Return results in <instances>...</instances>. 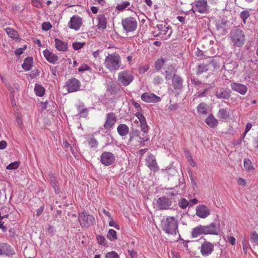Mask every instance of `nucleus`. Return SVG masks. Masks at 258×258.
<instances>
[{"label":"nucleus","mask_w":258,"mask_h":258,"mask_svg":"<svg viewBox=\"0 0 258 258\" xmlns=\"http://www.w3.org/2000/svg\"><path fill=\"white\" fill-rule=\"evenodd\" d=\"M161 227L162 229L167 234L176 235L178 233V221L174 217H164L161 221Z\"/></svg>","instance_id":"f257e3e1"},{"label":"nucleus","mask_w":258,"mask_h":258,"mask_svg":"<svg viewBox=\"0 0 258 258\" xmlns=\"http://www.w3.org/2000/svg\"><path fill=\"white\" fill-rule=\"evenodd\" d=\"M121 66L120 55L117 53L109 54L104 60V66L109 71L112 72L117 71Z\"/></svg>","instance_id":"f03ea898"},{"label":"nucleus","mask_w":258,"mask_h":258,"mask_svg":"<svg viewBox=\"0 0 258 258\" xmlns=\"http://www.w3.org/2000/svg\"><path fill=\"white\" fill-rule=\"evenodd\" d=\"M230 39L233 46L237 47H242L245 41L244 31L239 28L232 30L230 32Z\"/></svg>","instance_id":"7ed1b4c3"},{"label":"nucleus","mask_w":258,"mask_h":258,"mask_svg":"<svg viewBox=\"0 0 258 258\" xmlns=\"http://www.w3.org/2000/svg\"><path fill=\"white\" fill-rule=\"evenodd\" d=\"M157 31L153 32L154 36L159 37L162 40H166L169 39L172 33L171 27L167 23L158 24L156 27Z\"/></svg>","instance_id":"20e7f679"},{"label":"nucleus","mask_w":258,"mask_h":258,"mask_svg":"<svg viewBox=\"0 0 258 258\" xmlns=\"http://www.w3.org/2000/svg\"><path fill=\"white\" fill-rule=\"evenodd\" d=\"M134 79L133 73L129 70H123L118 74L117 82L122 86H127L131 84Z\"/></svg>","instance_id":"39448f33"},{"label":"nucleus","mask_w":258,"mask_h":258,"mask_svg":"<svg viewBox=\"0 0 258 258\" xmlns=\"http://www.w3.org/2000/svg\"><path fill=\"white\" fill-rule=\"evenodd\" d=\"M121 25L123 30L126 32H132L137 28L138 22L135 18L128 17L121 20Z\"/></svg>","instance_id":"423d86ee"},{"label":"nucleus","mask_w":258,"mask_h":258,"mask_svg":"<svg viewBox=\"0 0 258 258\" xmlns=\"http://www.w3.org/2000/svg\"><path fill=\"white\" fill-rule=\"evenodd\" d=\"M78 221L82 227L88 228L93 224L95 221L94 217L89 215L85 211H83L78 215Z\"/></svg>","instance_id":"0eeeda50"},{"label":"nucleus","mask_w":258,"mask_h":258,"mask_svg":"<svg viewBox=\"0 0 258 258\" xmlns=\"http://www.w3.org/2000/svg\"><path fill=\"white\" fill-rule=\"evenodd\" d=\"M80 82L76 78L69 79L66 82V88L69 93H73L80 90Z\"/></svg>","instance_id":"6e6552de"},{"label":"nucleus","mask_w":258,"mask_h":258,"mask_svg":"<svg viewBox=\"0 0 258 258\" xmlns=\"http://www.w3.org/2000/svg\"><path fill=\"white\" fill-rule=\"evenodd\" d=\"M114 161L115 156L110 152L104 151L100 156V162L105 166L112 165Z\"/></svg>","instance_id":"1a4fd4ad"},{"label":"nucleus","mask_w":258,"mask_h":258,"mask_svg":"<svg viewBox=\"0 0 258 258\" xmlns=\"http://www.w3.org/2000/svg\"><path fill=\"white\" fill-rule=\"evenodd\" d=\"M171 205V200L164 196L158 199L156 203V205L159 210L168 209Z\"/></svg>","instance_id":"9d476101"},{"label":"nucleus","mask_w":258,"mask_h":258,"mask_svg":"<svg viewBox=\"0 0 258 258\" xmlns=\"http://www.w3.org/2000/svg\"><path fill=\"white\" fill-rule=\"evenodd\" d=\"M211 213L210 210L204 205H199L196 208V215L202 219L208 217Z\"/></svg>","instance_id":"9b49d317"},{"label":"nucleus","mask_w":258,"mask_h":258,"mask_svg":"<svg viewBox=\"0 0 258 258\" xmlns=\"http://www.w3.org/2000/svg\"><path fill=\"white\" fill-rule=\"evenodd\" d=\"M192 10L194 12L195 11L198 12L201 14H205L208 11V4L205 0H199L196 2L195 6H194Z\"/></svg>","instance_id":"f8f14e48"},{"label":"nucleus","mask_w":258,"mask_h":258,"mask_svg":"<svg viewBox=\"0 0 258 258\" xmlns=\"http://www.w3.org/2000/svg\"><path fill=\"white\" fill-rule=\"evenodd\" d=\"M82 24V19L79 16L75 15L71 18L68 26L70 28L78 31L80 29Z\"/></svg>","instance_id":"ddd939ff"},{"label":"nucleus","mask_w":258,"mask_h":258,"mask_svg":"<svg viewBox=\"0 0 258 258\" xmlns=\"http://www.w3.org/2000/svg\"><path fill=\"white\" fill-rule=\"evenodd\" d=\"M141 99L146 103H157L160 102L161 98L154 93L148 92L144 93L141 95Z\"/></svg>","instance_id":"4468645a"},{"label":"nucleus","mask_w":258,"mask_h":258,"mask_svg":"<svg viewBox=\"0 0 258 258\" xmlns=\"http://www.w3.org/2000/svg\"><path fill=\"white\" fill-rule=\"evenodd\" d=\"M116 122V118L114 113L110 112L107 114L106 121L104 127L106 130H110Z\"/></svg>","instance_id":"2eb2a0df"},{"label":"nucleus","mask_w":258,"mask_h":258,"mask_svg":"<svg viewBox=\"0 0 258 258\" xmlns=\"http://www.w3.org/2000/svg\"><path fill=\"white\" fill-rule=\"evenodd\" d=\"M15 254L13 248L7 243H0V255L11 256Z\"/></svg>","instance_id":"dca6fc26"},{"label":"nucleus","mask_w":258,"mask_h":258,"mask_svg":"<svg viewBox=\"0 0 258 258\" xmlns=\"http://www.w3.org/2000/svg\"><path fill=\"white\" fill-rule=\"evenodd\" d=\"M214 250V245L208 241H205L201 245V252L203 256H208Z\"/></svg>","instance_id":"f3484780"},{"label":"nucleus","mask_w":258,"mask_h":258,"mask_svg":"<svg viewBox=\"0 0 258 258\" xmlns=\"http://www.w3.org/2000/svg\"><path fill=\"white\" fill-rule=\"evenodd\" d=\"M146 165L154 172H156L159 170L155 158L153 155H149L146 160Z\"/></svg>","instance_id":"a211bd4d"},{"label":"nucleus","mask_w":258,"mask_h":258,"mask_svg":"<svg viewBox=\"0 0 258 258\" xmlns=\"http://www.w3.org/2000/svg\"><path fill=\"white\" fill-rule=\"evenodd\" d=\"M204 232V235L212 234L218 235L219 229L213 223L206 226H203Z\"/></svg>","instance_id":"6ab92c4d"},{"label":"nucleus","mask_w":258,"mask_h":258,"mask_svg":"<svg viewBox=\"0 0 258 258\" xmlns=\"http://www.w3.org/2000/svg\"><path fill=\"white\" fill-rule=\"evenodd\" d=\"M231 87L232 89L236 91L242 95H245L247 91V87L242 84L237 83H232L231 84Z\"/></svg>","instance_id":"aec40b11"},{"label":"nucleus","mask_w":258,"mask_h":258,"mask_svg":"<svg viewBox=\"0 0 258 258\" xmlns=\"http://www.w3.org/2000/svg\"><path fill=\"white\" fill-rule=\"evenodd\" d=\"M215 95L218 99H228L230 97V93L223 88L219 87L216 89Z\"/></svg>","instance_id":"412c9836"},{"label":"nucleus","mask_w":258,"mask_h":258,"mask_svg":"<svg viewBox=\"0 0 258 258\" xmlns=\"http://www.w3.org/2000/svg\"><path fill=\"white\" fill-rule=\"evenodd\" d=\"M126 8H127V10L135 12V8L133 5H131L130 2L128 1H122L116 7V10L119 11H123Z\"/></svg>","instance_id":"4be33fe9"},{"label":"nucleus","mask_w":258,"mask_h":258,"mask_svg":"<svg viewBox=\"0 0 258 258\" xmlns=\"http://www.w3.org/2000/svg\"><path fill=\"white\" fill-rule=\"evenodd\" d=\"M230 112L227 108L220 109L218 113L217 117L220 120L226 121L229 118Z\"/></svg>","instance_id":"5701e85b"},{"label":"nucleus","mask_w":258,"mask_h":258,"mask_svg":"<svg viewBox=\"0 0 258 258\" xmlns=\"http://www.w3.org/2000/svg\"><path fill=\"white\" fill-rule=\"evenodd\" d=\"M43 55L46 59L50 63H54L58 60V56L48 49L43 51Z\"/></svg>","instance_id":"b1692460"},{"label":"nucleus","mask_w":258,"mask_h":258,"mask_svg":"<svg viewBox=\"0 0 258 258\" xmlns=\"http://www.w3.org/2000/svg\"><path fill=\"white\" fill-rule=\"evenodd\" d=\"M172 79V86L175 89L178 90L182 88L183 84L182 79L178 75H174Z\"/></svg>","instance_id":"393cba45"},{"label":"nucleus","mask_w":258,"mask_h":258,"mask_svg":"<svg viewBox=\"0 0 258 258\" xmlns=\"http://www.w3.org/2000/svg\"><path fill=\"white\" fill-rule=\"evenodd\" d=\"M97 20L98 24L97 25L99 30H104L106 29L107 26L106 18L104 15H99L97 16Z\"/></svg>","instance_id":"a878e982"},{"label":"nucleus","mask_w":258,"mask_h":258,"mask_svg":"<svg viewBox=\"0 0 258 258\" xmlns=\"http://www.w3.org/2000/svg\"><path fill=\"white\" fill-rule=\"evenodd\" d=\"M117 131L119 136L123 137L129 133L130 129L126 124L122 123L118 125Z\"/></svg>","instance_id":"bb28decb"},{"label":"nucleus","mask_w":258,"mask_h":258,"mask_svg":"<svg viewBox=\"0 0 258 258\" xmlns=\"http://www.w3.org/2000/svg\"><path fill=\"white\" fill-rule=\"evenodd\" d=\"M55 45L56 48L61 51H66L68 49L67 43L63 42L57 38L55 39Z\"/></svg>","instance_id":"cd10ccee"},{"label":"nucleus","mask_w":258,"mask_h":258,"mask_svg":"<svg viewBox=\"0 0 258 258\" xmlns=\"http://www.w3.org/2000/svg\"><path fill=\"white\" fill-rule=\"evenodd\" d=\"M176 70L173 65L168 67L165 72V78L166 80H170L173 77V76L176 75L175 74Z\"/></svg>","instance_id":"c85d7f7f"},{"label":"nucleus","mask_w":258,"mask_h":258,"mask_svg":"<svg viewBox=\"0 0 258 258\" xmlns=\"http://www.w3.org/2000/svg\"><path fill=\"white\" fill-rule=\"evenodd\" d=\"M206 124L211 128H214L218 125V121L212 114H210L205 120Z\"/></svg>","instance_id":"c756f323"},{"label":"nucleus","mask_w":258,"mask_h":258,"mask_svg":"<svg viewBox=\"0 0 258 258\" xmlns=\"http://www.w3.org/2000/svg\"><path fill=\"white\" fill-rule=\"evenodd\" d=\"M33 63V59L31 57H28L24 59V62L22 65V68L26 71H29L31 70Z\"/></svg>","instance_id":"7c9ffc66"},{"label":"nucleus","mask_w":258,"mask_h":258,"mask_svg":"<svg viewBox=\"0 0 258 258\" xmlns=\"http://www.w3.org/2000/svg\"><path fill=\"white\" fill-rule=\"evenodd\" d=\"M77 109L80 117L86 118L88 116L89 108L85 107L83 103H80L77 106Z\"/></svg>","instance_id":"2f4dec72"},{"label":"nucleus","mask_w":258,"mask_h":258,"mask_svg":"<svg viewBox=\"0 0 258 258\" xmlns=\"http://www.w3.org/2000/svg\"><path fill=\"white\" fill-rule=\"evenodd\" d=\"M209 106L205 102L200 103L197 107V110L199 114L206 115L208 113Z\"/></svg>","instance_id":"473e14b6"},{"label":"nucleus","mask_w":258,"mask_h":258,"mask_svg":"<svg viewBox=\"0 0 258 258\" xmlns=\"http://www.w3.org/2000/svg\"><path fill=\"white\" fill-rule=\"evenodd\" d=\"M226 22H220L217 23L216 24V28L217 30L222 34L225 35L227 33V29H226Z\"/></svg>","instance_id":"72a5a7b5"},{"label":"nucleus","mask_w":258,"mask_h":258,"mask_svg":"<svg viewBox=\"0 0 258 258\" xmlns=\"http://www.w3.org/2000/svg\"><path fill=\"white\" fill-rule=\"evenodd\" d=\"M204 229L202 225H199L194 228L191 232V236L193 237H197L201 234H204Z\"/></svg>","instance_id":"f704fd0d"},{"label":"nucleus","mask_w":258,"mask_h":258,"mask_svg":"<svg viewBox=\"0 0 258 258\" xmlns=\"http://www.w3.org/2000/svg\"><path fill=\"white\" fill-rule=\"evenodd\" d=\"M107 90L111 95H115L120 92V88L115 84L110 85Z\"/></svg>","instance_id":"c9c22d12"},{"label":"nucleus","mask_w":258,"mask_h":258,"mask_svg":"<svg viewBox=\"0 0 258 258\" xmlns=\"http://www.w3.org/2000/svg\"><path fill=\"white\" fill-rule=\"evenodd\" d=\"M34 91L37 96L42 97L45 93V89L41 85L36 84Z\"/></svg>","instance_id":"e433bc0d"},{"label":"nucleus","mask_w":258,"mask_h":258,"mask_svg":"<svg viewBox=\"0 0 258 258\" xmlns=\"http://www.w3.org/2000/svg\"><path fill=\"white\" fill-rule=\"evenodd\" d=\"M166 61V58H160L158 59L155 62V69L158 71L160 70L163 67Z\"/></svg>","instance_id":"4c0bfd02"},{"label":"nucleus","mask_w":258,"mask_h":258,"mask_svg":"<svg viewBox=\"0 0 258 258\" xmlns=\"http://www.w3.org/2000/svg\"><path fill=\"white\" fill-rule=\"evenodd\" d=\"M209 69L208 64L202 63L199 64L197 68V74L200 75L203 73L206 72Z\"/></svg>","instance_id":"58836bf2"},{"label":"nucleus","mask_w":258,"mask_h":258,"mask_svg":"<svg viewBox=\"0 0 258 258\" xmlns=\"http://www.w3.org/2000/svg\"><path fill=\"white\" fill-rule=\"evenodd\" d=\"M87 142L91 148L96 149L98 145L97 141L94 137H90L87 139Z\"/></svg>","instance_id":"ea45409f"},{"label":"nucleus","mask_w":258,"mask_h":258,"mask_svg":"<svg viewBox=\"0 0 258 258\" xmlns=\"http://www.w3.org/2000/svg\"><path fill=\"white\" fill-rule=\"evenodd\" d=\"M7 34L12 38H16L18 35L17 31L11 28H7L5 29Z\"/></svg>","instance_id":"a19ab883"},{"label":"nucleus","mask_w":258,"mask_h":258,"mask_svg":"<svg viewBox=\"0 0 258 258\" xmlns=\"http://www.w3.org/2000/svg\"><path fill=\"white\" fill-rule=\"evenodd\" d=\"M107 237L111 241H113L117 239L116 232L113 229H109L107 234Z\"/></svg>","instance_id":"79ce46f5"},{"label":"nucleus","mask_w":258,"mask_h":258,"mask_svg":"<svg viewBox=\"0 0 258 258\" xmlns=\"http://www.w3.org/2000/svg\"><path fill=\"white\" fill-rule=\"evenodd\" d=\"M244 167L247 171H250L253 169L252 162L249 159L244 160Z\"/></svg>","instance_id":"37998d69"},{"label":"nucleus","mask_w":258,"mask_h":258,"mask_svg":"<svg viewBox=\"0 0 258 258\" xmlns=\"http://www.w3.org/2000/svg\"><path fill=\"white\" fill-rule=\"evenodd\" d=\"M250 13L248 11L244 10L240 14V17L242 20L244 24L246 23V19L249 17Z\"/></svg>","instance_id":"c03bdc74"},{"label":"nucleus","mask_w":258,"mask_h":258,"mask_svg":"<svg viewBox=\"0 0 258 258\" xmlns=\"http://www.w3.org/2000/svg\"><path fill=\"white\" fill-rule=\"evenodd\" d=\"M128 134L130 136L129 141L132 142L135 137L139 136V131L138 130L133 129Z\"/></svg>","instance_id":"a18cd8bd"},{"label":"nucleus","mask_w":258,"mask_h":258,"mask_svg":"<svg viewBox=\"0 0 258 258\" xmlns=\"http://www.w3.org/2000/svg\"><path fill=\"white\" fill-rule=\"evenodd\" d=\"M20 166V162L15 161L9 164L7 167L6 169L8 170H15L17 169Z\"/></svg>","instance_id":"49530a36"},{"label":"nucleus","mask_w":258,"mask_h":258,"mask_svg":"<svg viewBox=\"0 0 258 258\" xmlns=\"http://www.w3.org/2000/svg\"><path fill=\"white\" fill-rule=\"evenodd\" d=\"M96 239L97 241V243L99 245H103V246L106 245V239L103 236L100 235H98L96 236Z\"/></svg>","instance_id":"de8ad7c7"},{"label":"nucleus","mask_w":258,"mask_h":258,"mask_svg":"<svg viewBox=\"0 0 258 258\" xmlns=\"http://www.w3.org/2000/svg\"><path fill=\"white\" fill-rule=\"evenodd\" d=\"M250 240L252 243H258V234L255 231L251 233L250 235Z\"/></svg>","instance_id":"09e8293b"},{"label":"nucleus","mask_w":258,"mask_h":258,"mask_svg":"<svg viewBox=\"0 0 258 258\" xmlns=\"http://www.w3.org/2000/svg\"><path fill=\"white\" fill-rule=\"evenodd\" d=\"M179 206L182 209H185L189 206V203L187 200L185 199H181L178 202Z\"/></svg>","instance_id":"8fccbe9b"},{"label":"nucleus","mask_w":258,"mask_h":258,"mask_svg":"<svg viewBox=\"0 0 258 258\" xmlns=\"http://www.w3.org/2000/svg\"><path fill=\"white\" fill-rule=\"evenodd\" d=\"M105 258H119L118 253L115 251H111L106 253Z\"/></svg>","instance_id":"3c124183"},{"label":"nucleus","mask_w":258,"mask_h":258,"mask_svg":"<svg viewBox=\"0 0 258 258\" xmlns=\"http://www.w3.org/2000/svg\"><path fill=\"white\" fill-rule=\"evenodd\" d=\"M85 44L84 42H74L73 43V47L76 50L81 49Z\"/></svg>","instance_id":"603ef678"},{"label":"nucleus","mask_w":258,"mask_h":258,"mask_svg":"<svg viewBox=\"0 0 258 258\" xmlns=\"http://www.w3.org/2000/svg\"><path fill=\"white\" fill-rule=\"evenodd\" d=\"M141 130L144 133H147L148 132V125L146 122V119L140 121Z\"/></svg>","instance_id":"864d4df0"},{"label":"nucleus","mask_w":258,"mask_h":258,"mask_svg":"<svg viewBox=\"0 0 258 258\" xmlns=\"http://www.w3.org/2000/svg\"><path fill=\"white\" fill-rule=\"evenodd\" d=\"M50 181L51 185L53 186L55 191H56V188H57V179L55 176H51L50 177Z\"/></svg>","instance_id":"5fc2aeb1"},{"label":"nucleus","mask_w":258,"mask_h":258,"mask_svg":"<svg viewBox=\"0 0 258 258\" xmlns=\"http://www.w3.org/2000/svg\"><path fill=\"white\" fill-rule=\"evenodd\" d=\"M163 81L162 77L159 76H155L153 79V83L155 85L160 84Z\"/></svg>","instance_id":"6e6d98bb"},{"label":"nucleus","mask_w":258,"mask_h":258,"mask_svg":"<svg viewBox=\"0 0 258 258\" xmlns=\"http://www.w3.org/2000/svg\"><path fill=\"white\" fill-rule=\"evenodd\" d=\"M186 157L187 161L189 162L190 165L191 166H195V163L194 162L192 158L190 155V153L189 152H186Z\"/></svg>","instance_id":"4d7b16f0"},{"label":"nucleus","mask_w":258,"mask_h":258,"mask_svg":"<svg viewBox=\"0 0 258 258\" xmlns=\"http://www.w3.org/2000/svg\"><path fill=\"white\" fill-rule=\"evenodd\" d=\"M242 247L245 253L246 254L247 249L249 248V245L248 243L247 242L245 238H244L242 240Z\"/></svg>","instance_id":"13d9d810"},{"label":"nucleus","mask_w":258,"mask_h":258,"mask_svg":"<svg viewBox=\"0 0 258 258\" xmlns=\"http://www.w3.org/2000/svg\"><path fill=\"white\" fill-rule=\"evenodd\" d=\"M91 68L86 64H82L79 69L78 71L79 72H84L86 71H90Z\"/></svg>","instance_id":"bf43d9fd"},{"label":"nucleus","mask_w":258,"mask_h":258,"mask_svg":"<svg viewBox=\"0 0 258 258\" xmlns=\"http://www.w3.org/2000/svg\"><path fill=\"white\" fill-rule=\"evenodd\" d=\"M51 24L47 22H44L42 24V28L43 30L45 31H48L51 28Z\"/></svg>","instance_id":"052dcab7"},{"label":"nucleus","mask_w":258,"mask_h":258,"mask_svg":"<svg viewBox=\"0 0 258 258\" xmlns=\"http://www.w3.org/2000/svg\"><path fill=\"white\" fill-rule=\"evenodd\" d=\"M47 231L50 235L53 236L55 234L56 230L53 226L49 225Z\"/></svg>","instance_id":"680f3d73"},{"label":"nucleus","mask_w":258,"mask_h":258,"mask_svg":"<svg viewBox=\"0 0 258 258\" xmlns=\"http://www.w3.org/2000/svg\"><path fill=\"white\" fill-rule=\"evenodd\" d=\"M8 215H5L4 216H2V218H0V228L2 229L3 231L4 232H5L7 231V228L6 226H4L3 225L4 222L3 221V219L4 218V217H7Z\"/></svg>","instance_id":"e2e57ef3"},{"label":"nucleus","mask_w":258,"mask_h":258,"mask_svg":"<svg viewBox=\"0 0 258 258\" xmlns=\"http://www.w3.org/2000/svg\"><path fill=\"white\" fill-rule=\"evenodd\" d=\"M109 226L113 227H114L115 228H116V229H118V230H119V228H120L119 226L114 221H113V220H111L109 222Z\"/></svg>","instance_id":"0e129e2a"},{"label":"nucleus","mask_w":258,"mask_h":258,"mask_svg":"<svg viewBox=\"0 0 258 258\" xmlns=\"http://www.w3.org/2000/svg\"><path fill=\"white\" fill-rule=\"evenodd\" d=\"M32 3L34 7L37 8H41V4L40 2V0H32Z\"/></svg>","instance_id":"69168bd1"},{"label":"nucleus","mask_w":258,"mask_h":258,"mask_svg":"<svg viewBox=\"0 0 258 258\" xmlns=\"http://www.w3.org/2000/svg\"><path fill=\"white\" fill-rule=\"evenodd\" d=\"M136 116L139 119L140 122L146 119L143 114L140 112H137L136 113Z\"/></svg>","instance_id":"338daca9"},{"label":"nucleus","mask_w":258,"mask_h":258,"mask_svg":"<svg viewBox=\"0 0 258 258\" xmlns=\"http://www.w3.org/2000/svg\"><path fill=\"white\" fill-rule=\"evenodd\" d=\"M189 207H191L195 205H196L198 203V200L196 198L190 200L189 202Z\"/></svg>","instance_id":"774afa93"}]
</instances>
